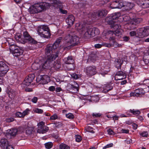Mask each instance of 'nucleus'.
Segmentation results:
<instances>
[{"label": "nucleus", "instance_id": "1", "mask_svg": "<svg viewBox=\"0 0 149 149\" xmlns=\"http://www.w3.org/2000/svg\"><path fill=\"white\" fill-rule=\"evenodd\" d=\"M78 29L82 32V34H84V37L85 38L93 37L100 33L99 29L97 28L86 27L85 24H79Z\"/></svg>", "mask_w": 149, "mask_h": 149}, {"label": "nucleus", "instance_id": "2", "mask_svg": "<svg viewBox=\"0 0 149 149\" xmlns=\"http://www.w3.org/2000/svg\"><path fill=\"white\" fill-rule=\"evenodd\" d=\"M62 37L58 38L55 41L53 45L49 44L48 45L45 49V55L47 57L52 58L53 56H56V58L58 56L59 51L56 52V50L59 46V44L61 42Z\"/></svg>", "mask_w": 149, "mask_h": 149}, {"label": "nucleus", "instance_id": "3", "mask_svg": "<svg viewBox=\"0 0 149 149\" xmlns=\"http://www.w3.org/2000/svg\"><path fill=\"white\" fill-rule=\"evenodd\" d=\"M65 43L63 46L65 50H69L72 47L77 45L79 43V38L76 36L71 34L67 35L64 38Z\"/></svg>", "mask_w": 149, "mask_h": 149}, {"label": "nucleus", "instance_id": "4", "mask_svg": "<svg viewBox=\"0 0 149 149\" xmlns=\"http://www.w3.org/2000/svg\"><path fill=\"white\" fill-rule=\"evenodd\" d=\"M120 16V14L119 13H115L111 15L110 16L107 18V23L111 27L114 28L115 29H120L119 25L116 24L118 21V19Z\"/></svg>", "mask_w": 149, "mask_h": 149}, {"label": "nucleus", "instance_id": "5", "mask_svg": "<svg viewBox=\"0 0 149 149\" xmlns=\"http://www.w3.org/2000/svg\"><path fill=\"white\" fill-rule=\"evenodd\" d=\"M45 8L46 7L43 3H37L31 6L28 11L30 13L34 14L40 12Z\"/></svg>", "mask_w": 149, "mask_h": 149}, {"label": "nucleus", "instance_id": "6", "mask_svg": "<svg viewBox=\"0 0 149 149\" xmlns=\"http://www.w3.org/2000/svg\"><path fill=\"white\" fill-rule=\"evenodd\" d=\"M38 32L41 37L45 38H48L50 36V30L47 26L43 25L39 27Z\"/></svg>", "mask_w": 149, "mask_h": 149}, {"label": "nucleus", "instance_id": "7", "mask_svg": "<svg viewBox=\"0 0 149 149\" xmlns=\"http://www.w3.org/2000/svg\"><path fill=\"white\" fill-rule=\"evenodd\" d=\"M56 56H53L51 58L50 57H47L46 61L42 65H41V71H42L45 69H49L52 65V62L56 59Z\"/></svg>", "mask_w": 149, "mask_h": 149}, {"label": "nucleus", "instance_id": "8", "mask_svg": "<svg viewBox=\"0 0 149 149\" xmlns=\"http://www.w3.org/2000/svg\"><path fill=\"white\" fill-rule=\"evenodd\" d=\"M10 50L12 51L13 56L17 57L22 55L23 53V51L22 49L15 45H12L10 47Z\"/></svg>", "mask_w": 149, "mask_h": 149}, {"label": "nucleus", "instance_id": "9", "mask_svg": "<svg viewBox=\"0 0 149 149\" xmlns=\"http://www.w3.org/2000/svg\"><path fill=\"white\" fill-rule=\"evenodd\" d=\"M120 33L119 30H117L116 31H112L108 30L107 32V35H110V37L109 38V40L110 42H111L113 44L116 43V41L115 39L116 36H118V34Z\"/></svg>", "mask_w": 149, "mask_h": 149}, {"label": "nucleus", "instance_id": "10", "mask_svg": "<svg viewBox=\"0 0 149 149\" xmlns=\"http://www.w3.org/2000/svg\"><path fill=\"white\" fill-rule=\"evenodd\" d=\"M49 1L51 2V5L55 8H59L61 13L64 14L67 13V11L66 10H63L61 8L62 5L59 1L57 0H49Z\"/></svg>", "mask_w": 149, "mask_h": 149}, {"label": "nucleus", "instance_id": "11", "mask_svg": "<svg viewBox=\"0 0 149 149\" xmlns=\"http://www.w3.org/2000/svg\"><path fill=\"white\" fill-rule=\"evenodd\" d=\"M137 36L139 38H143L149 35V29L145 28H140L137 30Z\"/></svg>", "mask_w": 149, "mask_h": 149}, {"label": "nucleus", "instance_id": "12", "mask_svg": "<svg viewBox=\"0 0 149 149\" xmlns=\"http://www.w3.org/2000/svg\"><path fill=\"white\" fill-rule=\"evenodd\" d=\"M35 77V75L33 74H30L26 77L22 82L21 86L24 87L29 86L32 82Z\"/></svg>", "mask_w": 149, "mask_h": 149}, {"label": "nucleus", "instance_id": "13", "mask_svg": "<svg viewBox=\"0 0 149 149\" xmlns=\"http://www.w3.org/2000/svg\"><path fill=\"white\" fill-rule=\"evenodd\" d=\"M108 12L105 9L102 10L97 12H94L91 14L92 18L97 19H99L100 17L105 16L107 14Z\"/></svg>", "mask_w": 149, "mask_h": 149}, {"label": "nucleus", "instance_id": "14", "mask_svg": "<svg viewBox=\"0 0 149 149\" xmlns=\"http://www.w3.org/2000/svg\"><path fill=\"white\" fill-rule=\"evenodd\" d=\"M86 73L88 76L91 77L95 74L97 72L96 68L95 66H89L85 69Z\"/></svg>", "mask_w": 149, "mask_h": 149}, {"label": "nucleus", "instance_id": "15", "mask_svg": "<svg viewBox=\"0 0 149 149\" xmlns=\"http://www.w3.org/2000/svg\"><path fill=\"white\" fill-rule=\"evenodd\" d=\"M8 66L3 61L0 62V76H4L9 70Z\"/></svg>", "mask_w": 149, "mask_h": 149}, {"label": "nucleus", "instance_id": "16", "mask_svg": "<svg viewBox=\"0 0 149 149\" xmlns=\"http://www.w3.org/2000/svg\"><path fill=\"white\" fill-rule=\"evenodd\" d=\"M23 36L25 38V40L29 43L33 44L37 43L36 41L30 36L27 32H24Z\"/></svg>", "mask_w": 149, "mask_h": 149}, {"label": "nucleus", "instance_id": "17", "mask_svg": "<svg viewBox=\"0 0 149 149\" xmlns=\"http://www.w3.org/2000/svg\"><path fill=\"white\" fill-rule=\"evenodd\" d=\"M37 79L42 84L47 83L50 80V77L47 75H40Z\"/></svg>", "mask_w": 149, "mask_h": 149}, {"label": "nucleus", "instance_id": "18", "mask_svg": "<svg viewBox=\"0 0 149 149\" xmlns=\"http://www.w3.org/2000/svg\"><path fill=\"white\" fill-rule=\"evenodd\" d=\"M136 2L142 8H145L149 7V2L148 0H136Z\"/></svg>", "mask_w": 149, "mask_h": 149}, {"label": "nucleus", "instance_id": "19", "mask_svg": "<svg viewBox=\"0 0 149 149\" xmlns=\"http://www.w3.org/2000/svg\"><path fill=\"white\" fill-rule=\"evenodd\" d=\"M126 77V73L122 71H119L117 72L115 76V79L116 80H122Z\"/></svg>", "mask_w": 149, "mask_h": 149}, {"label": "nucleus", "instance_id": "20", "mask_svg": "<svg viewBox=\"0 0 149 149\" xmlns=\"http://www.w3.org/2000/svg\"><path fill=\"white\" fill-rule=\"evenodd\" d=\"M145 91L143 90V89H136L134 92H131L130 93V96L141 97L145 93Z\"/></svg>", "mask_w": 149, "mask_h": 149}, {"label": "nucleus", "instance_id": "21", "mask_svg": "<svg viewBox=\"0 0 149 149\" xmlns=\"http://www.w3.org/2000/svg\"><path fill=\"white\" fill-rule=\"evenodd\" d=\"M75 18L73 15H69L65 19V21L70 26H71L74 24Z\"/></svg>", "mask_w": 149, "mask_h": 149}, {"label": "nucleus", "instance_id": "22", "mask_svg": "<svg viewBox=\"0 0 149 149\" xmlns=\"http://www.w3.org/2000/svg\"><path fill=\"white\" fill-rule=\"evenodd\" d=\"M125 7V9L129 10L132 9L134 6V4L132 2H124Z\"/></svg>", "mask_w": 149, "mask_h": 149}, {"label": "nucleus", "instance_id": "23", "mask_svg": "<svg viewBox=\"0 0 149 149\" xmlns=\"http://www.w3.org/2000/svg\"><path fill=\"white\" fill-rule=\"evenodd\" d=\"M142 21V19L141 18H133L131 19L130 23L132 24L136 25L140 23Z\"/></svg>", "mask_w": 149, "mask_h": 149}, {"label": "nucleus", "instance_id": "24", "mask_svg": "<svg viewBox=\"0 0 149 149\" xmlns=\"http://www.w3.org/2000/svg\"><path fill=\"white\" fill-rule=\"evenodd\" d=\"M122 63L123 61L119 58L116 59L114 61L115 66L118 69H120Z\"/></svg>", "mask_w": 149, "mask_h": 149}, {"label": "nucleus", "instance_id": "25", "mask_svg": "<svg viewBox=\"0 0 149 149\" xmlns=\"http://www.w3.org/2000/svg\"><path fill=\"white\" fill-rule=\"evenodd\" d=\"M65 63L66 64H71L72 65L74 63V60L71 56H69L64 59Z\"/></svg>", "mask_w": 149, "mask_h": 149}, {"label": "nucleus", "instance_id": "26", "mask_svg": "<svg viewBox=\"0 0 149 149\" xmlns=\"http://www.w3.org/2000/svg\"><path fill=\"white\" fill-rule=\"evenodd\" d=\"M49 128L46 126H44L41 128H39L37 130L38 132L40 133H45L47 131Z\"/></svg>", "mask_w": 149, "mask_h": 149}, {"label": "nucleus", "instance_id": "27", "mask_svg": "<svg viewBox=\"0 0 149 149\" xmlns=\"http://www.w3.org/2000/svg\"><path fill=\"white\" fill-rule=\"evenodd\" d=\"M8 134L11 136H15L18 132L16 129H11L8 130Z\"/></svg>", "mask_w": 149, "mask_h": 149}, {"label": "nucleus", "instance_id": "28", "mask_svg": "<svg viewBox=\"0 0 149 149\" xmlns=\"http://www.w3.org/2000/svg\"><path fill=\"white\" fill-rule=\"evenodd\" d=\"M0 146L1 147H6L9 144H8L7 140L6 139H2L0 141Z\"/></svg>", "mask_w": 149, "mask_h": 149}, {"label": "nucleus", "instance_id": "29", "mask_svg": "<svg viewBox=\"0 0 149 149\" xmlns=\"http://www.w3.org/2000/svg\"><path fill=\"white\" fill-rule=\"evenodd\" d=\"M41 66L38 63H34L32 65V67L35 70L39 69L41 71Z\"/></svg>", "mask_w": 149, "mask_h": 149}, {"label": "nucleus", "instance_id": "30", "mask_svg": "<svg viewBox=\"0 0 149 149\" xmlns=\"http://www.w3.org/2000/svg\"><path fill=\"white\" fill-rule=\"evenodd\" d=\"M78 85L77 84H76L75 86L73 85H71L70 89H69V90H71V91L74 90L75 92H77L79 91V89L78 88Z\"/></svg>", "mask_w": 149, "mask_h": 149}, {"label": "nucleus", "instance_id": "31", "mask_svg": "<svg viewBox=\"0 0 149 149\" xmlns=\"http://www.w3.org/2000/svg\"><path fill=\"white\" fill-rule=\"evenodd\" d=\"M61 66V63L59 61L55 62L53 65L54 68L56 70L60 68Z\"/></svg>", "mask_w": 149, "mask_h": 149}, {"label": "nucleus", "instance_id": "32", "mask_svg": "<svg viewBox=\"0 0 149 149\" xmlns=\"http://www.w3.org/2000/svg\"><path fill=\"white\" fill-rule=\"evenodd\" d=\"M59 149H70V147L65 144L61 143L59 145Z\"/></svg>", "mask_w": 149, "mask_h": 149}, {"label": "nucleus", "instance_id": "33", "mask_svg": "<svg viewBox=\"0 0 149 149\" xmlns=\"http://www.w3.org/2000/svg\"><path fill=\"white\" fill-rule=\"evenodd\" d=\"M143 59L145 64H147L149 61V54H144L143 56Z\"/></svg>", "mask_w": 149, "mask_h": 149}, {"label": "nucleus", "instance_id": "34", "mask_svg": "<svg viewBox=\"0 0 149 149\" xmlns=\"http://www.w3.org/2000/svg\"><path fill=\"white\" fill-rule=\"evenodd\" d=\"M130 111L133 114L135 115H138L141 113V112L139 110H135L134 109H130Z\"/></svg>", "mask_w": 149, "mask_h": 149}, {"label": "nucleus", "instance_id": "35", "mask_svg": "<svg viewBox=\"0 0 149 149\" xmlns=\"http://www.w3.org/2000/svg\"><path fill=\"white\" fill-rule=\"evenodd\" d=\"M16 40L22 44H25V41L21 39V36L20 35L17 36H15Z\"/></svg>", "mask_w": 149, "mask_h": 149}, {"label": "nucleus", "instance_id": "36", "mask_svg": "<svg viewBox=\"0 0 149 149\" xmlns=\"http://www.w3.org/2000/svg\"><path fill=\"white\" fill-rule=\"evenodd\" d=\"M110 6L113 8H118V1H116L112 2Z\"/></svg>", "mask_w": 149, "mask_h": 149}, {"label": "nucleus", "instance_id": "37", "mask_svg": "<svg viewBox=\"0 0 149 149\" xmlns=\"http://www.w3.org/2000/svg\"><path fill=\"white\" fill-rule=\"evenodd\" d=\"M33 130V129L31 127H27L26 129V133L29 135L31 134Z\"/></svg>", "mask_w": 149, "mask_h": 149}, {"label": "nucleus", "instance_id": "38", "mask_svg": "<svg viewBox=\"0 0 149 149\" xmlns=\"http://www.w3.org/2000/svg\"><path fill=\"white\" fill-rule=\"evenodd\" d=\"M124 2H123L121 1H118V8H120L123 7H125Z\"/></svg>", "mask_w": 149, "mask_h": 149}, {"label": "nucleus", "instance_id": "39", "mask_svg": "<svg viewBox=\"0 0 149 149\" xmlns=\"http://www.w3.org/2000/svg\"><path fill=\"white\" fill-rule=\"evenodd\" d=\"M53 145L52 143L51 142H49L45 144V146L46 148L50 149L51 148Z\"/></svg>", "mask_w": 149, "mask_h": 149}, {"label": "nucleus", "instance_id": "40", "mask_svg": "<svg viewBox=\"0 0 149 149\" xmlns=\"http://www.w3.org/2000/svg\"><path fill=\"white\" fill-rule=\"evenodd\" d=\"M66 116L68 118L72 119L74 118V115L72 113H69L65 114Z\"/></svg>", "mask_w": 149, "mask_h": 149}, {"label": "nucleus", "instance_id": "41", "mask_svg": "<svg viewBox=\"0 0 149 149\" xmlns=\"http://www.w3.org/2000/svg\"><path fill=\"white\" fill-rule=\"evenodd\" d=\"M58 118V116H57V114L56 113H55L53 114V115L52 116L50 117V120H54L57 119Z\"/></svg>", "mask_w": 149, "mask_h": 149}, {"label": "nucleus", "instance_id": "42", "mask_svg": "<svg viewBox=\"0 0 149 149\" xmlns=\"http://www.w3.org/2000/svg\"><path fill=\"white\" fill-rule=\"evenodd\" d=\"M52 137L56 139V141H60L61 140L60 138L59 137V136L58 134H53L52 135Z\"/></svg>", "mask_w": 149, "mask_h": 149}, {"label": "nucleus", "instance_id": "43", "mask_svg": "<svg viewBox=\"0 0 149 149\" xmlns=\"http://www.w3.org/2000/svg\"><path fill=\"white\" fill-rule=\"evenodd\" d=\"M108 72V71H107L104 70H101L99 71V73L100 74L104 76L105 74H107Z\"/></svg>", "mask_w": 149, "mask_h": 149}, {"label": "nucleus", "instance_id": "44", "mask_svg": "<svg viewBox=\"0 0 149 149\" xmlns=\"http://www.w3.org/2000/svg\"><path fill=\"white\" fill-rule=\"evenodd\" d=\"M130 35L131 36H136V37H138L137 32H136L134 31H132L130 32Z\"/></svg>", "mask_w": 149, "mask_h": 149}, {"label": "nucleus", "instance_id": "45", "mask_svg": "<svg viewBox=\"0 0 149 149\" xmlns=\"http://www.w3.org/2000/svg\"><path fill=\"white\" fill-rule=\"evenodd\" d=\"M87 132L92 133H94V132L93 130V128L91 127L88 126L87 128Z\"/></svg>", "mask_w": 149, "mask_h": 149}, {"label": "nucleus", "instance_id": "46", "mask_svg": "<svg viewBox=\"0 0 149 149\" xmlns=\"http://www.w3.org/2000/svg\"><path fill=\"white\" fill-rule=\"evenodd\" d=\"M76 141L77 142H80L81 140V136L79 135H76L75 136Z\"/></svg>", "mask_w": 149, "mask_h": 149}, {"label": "nucleus", "instance_id": "47", "mask_svg": "<svg viewBox=\"0 0 149 149\" xmlns=\"http://www.w3.org/2000/svg\"><path fill=\"white\" fill-rule=\"evenodd\" d=\"M34 111L36 113H41L43 112V111L41 109L36 108L34 109Z\"/></svg>", "mask_w": 149, "mask_h": 149}, {"label": "nucleus", "instance_id": "48", "mask_svg": "<svg viewBox=\"0 0 149 149\" xmlns=\"http://www.w3.org/2000/svg\"><path fill=\"white\" fill-rule=\"evenodd\" d=\"M143 84H145L148 87H149V79H147L144 80L143 81Z\"/></svg>", "mask_w": 149, "mask_h": 149}, {"label": "nucleus", "instance_id": "49", "mask_svg": "<svg viewBox=\"0 0 149 149\" xmlns=\"http://www.w3.org/2000/svg\"><path fill=\"white\" fill-rule=\"evenodd\" d=\"M29 111V109H27L25 110L22 113L23 117H24L25 115L28 114Z\"/></svg>", "mask_w": 149, "mask_h": 149}, {"label": "nucleus", "instance_id": "50", "mask_svg": "<svg viewBox=\"0 0 149 149\" xmlns=\"http://www.w3.org/2000/svg\"><path fill=\"white\" fill-rule=\"evenodd\" d=\"M107 133L109 134L110 135L114 134V132L111 129H109L107 130Z\"/></svg>", "mask_w": 149, "mask_h": 149}, {"label": "nucleus", "instance_id": "51", "mask_svg": "<svg viewBox=\"0 0 149 149\" xmlns=\"http://www.w3.org/2000/svg\"><path fill=\"white\" fill-rule=\"evenodd\" d=\"M45 123L43 122H40L38 124V129L39 128L42 127L44 126H45Z\"/></svg>", "mask_w": 149, "mask_h": 149}, {"label": "nucleus", "instance_id": "52", "mask_svg": "<svg viewBox=\"0 0 149 149\" xmlns=\"http://www.w3.org/2000/svg\"><path fill=\"white\" fill-rule=\"evenodd\" d=\"M140 135L143 137H147L148 135V133L147 132H143Z\"/></svg>", "mask_w": 149, "mask_h": 149}, {"label": "nucleus", "instance_id": "53", "mask_svg": "<svg viewBox=\"0 0 149 149\" xmlns=\"http://www.w3.org/2000/svg\"><path fill=\"white\" fill-rule=\"evenodd\" d=\"M101 115V114L100 113H93L92 114L93 116L95 117H99Z\"/></svg>", "mask_w": 149, "mask_h": 149}, {"label": "nucleus", "instance_id": "54", "mask_svg": "<svg viewBox=\"0 0 149 149\" xmlns=\"http://www.w3.org/2000/svg\"><path fill=\"white\" fill-rule=\"evenodd\" d=\"M113 144L111 143L108 144L105 146L103 147L102 149H106L107 148L111 147L113 146Z\"/></svg>", "mask_w": 149, "mask_h": 149}, {"label": "nucleus", "instance_id": "55", "mask_svg": "<svg viewBox=\"0 0 149 149\" xmlns=\"http://www.w3.org/2000/svg\"><path fill=\"white\" fill-rule=\"evenodd\" d=\"M16 116L19 117H23L22 113L20 112H18L16 113Z\"/></svg>", "mask_w": 149, "mask_h": 149}, {"label": "nucleus", "instance_id": "56", "mask_svg": "<svg viewBox=\"0 0 149 149\" xmlns=\"http://www.w3.org/2000/svg\"><path fill=\"white\" fill-rule=\"evenodd\" d=\"M38 100V98L37 97H35L33 98L32 99L31 101L34 103H36Z\"/></svg>", "mask_w": 149, "mask_h": 149}, {"label": "nucleus", "instance_id": "57", "mask_svg": "<svg viewBox=\"0 0 149 149\" xmlns=\"http://www.w3.org/2000/svg\"><path fill=\"white\" fill-rule=\"evenodd\" d=\"M54 125H55V127L58 128L62 126L61 123H55Z\"/></svg>", "mask_w": 149, "mask_h": 149}, {"label": "nucleus", "instance_id": "58", "mask_svg": "<svg viewBox=\"0 0 149 149\" xmlns=\"http://www.w3.org/2000/svg\"><path fill=\"white\" fill-rule=\"evenodd\" d=\"M71 76L72 78L75 79H76L78 78V75L75 73L73 74H72Z\"/></svg>", "mask_w": 149, "mask_h": 149}, {"label": "nucleus", "instance_id": "59", "mask_svg": "<svg viewBox=\"0 0 149 149\" xmlns=\"http://www.w3.org/2000/svg\"><path fill=\"white\" fill-rule=\"evenodd\" d=\"M109 86H107L106 87V88L104 89V91L105 92H108L109 91L111 90V89H112V87H111V88H109Z\"/></svg>", "mask_w": 149, "mask_h": 149}, {"label": "nucleus", "instance_id": "60", "mask_svg": "<svg viewBox=\"0 0 149 149\" xmlns=\"http://www.w3.org/2000/svg\"><path fill=\"white\" fill-rule=\"evenodd\" d=\"M14 120V118H7L6 119V121L7 122H10L13 121Z\"/></svg>", "mask_w": 149, "mask_h": 149}, {"label": "nucleus", "instance_id": "61", "mask_svg": "<svg viewBox=\"0 0 149 149\" xmlns=\"http://www.w3.org/2000/svg\"><path fill=\"white\" fill-rule=\"evenodd\" d=\"M55 90V88L54 86H51L49 88V90L50 91H54Z\"/></svg>", "mask_w": 149, "mask_h": 149}, {"label": "nucleus", "instance_id": "62", "mask_svg": "<svg viewBox=\"0 0 149 149\" xmlns=\"http://www.w3.org/2000/svg\"><path fill=\"white\" fill-rule=\"evenodd\" d=\"M102 44H97L95 45V47L96 48H101L102 47Z\"/></svg>", "mask_w": 149, "mask_h": 149}, {"label": "nucleus", "instance_id": "63", "mask_svg": "<svg viewBox=\"0 0 149 149\" xmlns=\"http://www.w3.org/2000/svg\"><path fill=\"white\" fill-rule=\"evenodd\" d=\"M121 131L123 133H128L129 132V130H125V129H122Z\"/></svg>", "mask_w": 149, "mask_h": 149}, {"label": "nucleus", "instance_id": "64", "mask_svg": "<svg viewBox=\"0 0 149 149\" xmlns=\"http://www.w3.org/2000/svg\"><path fill=\"white\" fill-rule=\"evenodd\" d=\"M5 149H14L13 147L10 145H8L7 146Z\"/></svg>", "mask_w": 149, "mask_h": 149}]
</instances>
